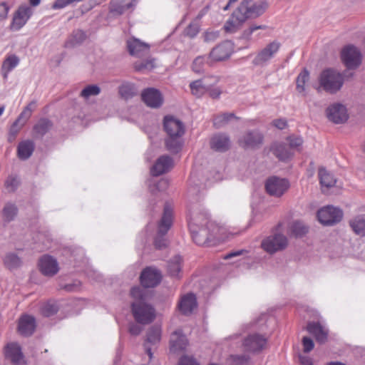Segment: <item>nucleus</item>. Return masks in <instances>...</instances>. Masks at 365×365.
Here are the masks:
<instances>
[{
	"mask_svg": "<svg viewBox=\"0 0 365 365\" xmlns=\"http://www.w3.org/2000/svg\"><path fill=\"white\" fill-rule=\"evenodd\" d=\"M189 228L193 241L203 245L212 240H223L226 229L209 222L205 216H195L189 222Z\"/></svg>",
	"mask_w": 365,
	"mask_h": 365,
	"instance_id": "f257e3e1",
	"label": "nucleus"
},
{
	"mask_svg": "<svg viewBox=\"0 0 365 365\" xmlns=\"http://www.w3.org/2000/svg\"><path fill=\"white\" fill-rule=\"evenodd\" d=\"M145 290L139 287L132 288L130 294L134 301L131 304L132 313L135 321L142 324L151 323L155 317L154 308L145 302Z\"/></svg>",
	"mask_w": 365,
	"mask_h": 365,
	"instance_id": "f03ea898",
	"label": "nucleus"
},
{
	"mask_svg": "<svg viewBox=\"0 0 365 365\" xmlns=\"http://www.w3.org/2000/svg\"><path fill=\"white\" fill-rule=\"evenodd\" d=\"M344 82V78L342 73L334 69H326L319 76V88L334 94L341 90Z\"/></svg>",
	"mask_w": 365,
	"mask_h": 365,
	"instance_id": "7ed1b4c3",
	"label": "nucleus"
},
{
	"mask_svg": "<svg viewBox=\"0 0 365 365\" xmlns=\"http://www.w3.org/2000/svg\"><path fill=\"white\" fill-rule=\"evenodd\" d=\"M246 19H255L262 15L269 7L265 0H243L238 6Z\"/></svg>",
	"mask_w": 365,
	"mask_h": 365,
	"instance_id": "20e7f679",
	"label": "nucleus"
},
{
	"mask_svg": "<svg viewBox=\"0 0 365 365\" xmlns=\"http://www.w3.org/2000/svg\"><path fill=\"white\" fill-rule=\"evenodd\" d=\"M343 215V211L340 208L328 205L319 210L317 218L321 224L332 226L342 220Z\"/></svg>",
	"mask_w": 365,
	"mask_h": 365,
	"instance_id": "39448f33",
	"label": "nucleus"
},
{
	"mask_svg": "<svg viewBox=\"0 0 365 365\" xmlns=\"http://www.w3.org/2000/svg\"><path fill=\"white\" fill-rule=\"evenodd\" d=\"M234 52V44L226 41L213 48L207 57V64L212 66L215 62L226 61Z\"/></svg>",
	"mask_w": 365,
	"mask_h": 365,
	"instance_id": "423d86ee",
	"label": "nucleus"
},
{
	"mask_svg": "<svg viewBox=\"0 0 365 365\" xmlns=\"http://www.w3.org/2000/svg\"><path fill=\"white\" fill-rule=\"evenodd\" d=\"M289 182L285 178L276 176L269 178L265 182L266 192L271 196L279 197L289 188Z\"/></svg>",
	"mask_w": 365,
	"mask_h": 365,
	"instance_id": "0eeeda50",
	"label": "nucleus"
},
{
	"mask_svg": "<svg viewBox=\"0 0 365 365\" xmlns=\"http://www.w3.org/2000/svg\"><path fill=\"white\" fill-rule=\"evenodd\" d=\"M341 57L342 62L349 69H356L361 63L362 56L360 51L351 45L343 48Z\"/></svg>",
	"mask_w": 365,
	"mask_h": 365,
	"instance_id": "6e6552de",
	"label": "nucleus"
},
{
	"mask_svg": "<svg viewBox=\"0 0 365 365\" xmlns=\"http://www.w3.org/2000/svg\"><path fill=\"white\" fill-rule=\"evenodd\" d=\"M288 240L286 236L277 234L269 236L262 242V247L268 253L272 254L287 247Z\"/></svg>",
	"mask_w": 365,
	"mask_h": 365,
	"instance_id": "1a4fd4ad",
	"label": "nucleus"
},
{
	"mask_svg": "<svg viewBox=\"0 0 365 365\" xmlns=\"http://www.w3.org/2000/svg\"><path fill=\"white\" fill-rule=\"evenodd\" d=\"M280 46L281 43L277 41H274L268 43L257 53L253 59V63L256 66L264 65L275 56L279 51Z\"/></svg>",
	"mask_w": 365,
	"mask_h": 365,
	"instance_id": "9d476101",
	"label": "nucleus"
},
{
	"mask_svg": "<svg viewBox=\"0 0 365 365\" xmlns=\"http://www.w3.org/2000/svg\"><path fill=\"white\" fill-rule=\"evenodd\" d=\"M267 343L266 338L259 334H252L247 336L242 341L243 350L249 353L261 351Z\"/></svg>",
	"mask_w": 365,
	"mask_h": 365,
	"instance_id": "9b49d317",
	"label": "nucleus"
},
{
	"mask_svg": "<svg viewBox=\"0 0 365 365\" xmlns=\"http://www.w3.org/2000/svg\"><path fill=\"white\" fill-rule=\"evenodd\" d=\"M38 269L42 274L46 277H53L59 271V264L53 257L44 255L38 262Z\"/></svg>",
	"mask_w": 365,
	"mask_h": 365,
	"instance_id": "f8f14e48",
	"label": "nucleus"
},
{
	"mask_svg": "<svg viewBox=\"0 0 365 365\" xmlns=\"http://www.w3.org/2000/svg\"><path fill=\"white\" fill-rule=\"evenodd\" d=\"M33 14L32 9L26 6H20L14 14L11 24V29L19 31L29 21Z\"/></svg>",
	"mask_w": 365,
	"mask_h": 365,
	"instance_id": "ddd939ff",
	"label": "nucleus"
},
{
	"mask_svg": "<svg viewBox=\"0 0 365 365\" xmlns=\"http://www.w3.org/2000/svg\"><path fill=\"white\" fill-rule=\"evenodd\" d=\"M142 100L148 106L153 108H160L164 101L161 92L154 88H148L143 91Z\"/></svg>",
	"mask_w": 365,
	"mask_h": 365,
	"instance_id": "4468645a",
	"label": "nucleus"
},
{
	"mask_svg": "<svg viewBox=\"0 0 365 365\" xmlns=\"http://www.w3.org/2000/svg\"><path fill=\"white\" fill-rule=\"evenodd\" d=\"M239 145L244 148H256L263 143V135L257 130L247 131L239 138Z\"/></svg>",
	"mask_w": 365,
	"mask_h": 365,
	"instance_id": "2eb2a0df",
	"label": "nucleus"
},
{
	"mask_svg": "<svg viewBox=\"0 0 365 365\" xmlns=\"http://www.w3.org/2000/svg\"><path fill=\"white\" fill-rule=\"evenodd\" d=\"M164 130L170 137H181L185 133L183 123L178 118L168 115L164 118Z\"/></svg>",
	"mask_w": 365,
	"mask_h": 365,
	"instance_id": "dca6fc26",
	"label": "nucleus"
},
{
	"mask_svg": "<svg viewBox=\"0 0 365 365\" xmlns=\"http://www.w3.org/2000/svg\"><path fill=\"white\" fill-rule=\"evenodd\" d=\"M246 16L239 7L235 9L224 25L227 33L232 34L237 31L247 21Z\"/></svg>",
	"mask_w": 365,
	"mask_h": 365,
	"instance_id": "f3484780",
	"label": "nucleus"
},
{
	"mask_svg": "<svg viewBox=\"0 0 365 365\" xmlns=\"http://www.w3.org/2000/svg\"><path fill=\"white\" fill-rule=\"evenodd\" d=\"M328 119L334 123H343L348 119V113L346 107L341 103L331 105L327 109Z\"/></svg>",
	"mask_w": 365,
	"mask_h": 365,
	"instance_id": "a211bd4d",
	"label": "nucleus"
},
{
	"mask_svg": "<svg viewBox=\"0 0 365 365\" xmlns=\"http://www.w3.org/2000/svg\"><path fill=\"white\" fill-rule=\"evenodd\" d=\"M140 282L145 287H153L161 280L160 272L153 267H147L141 273Z\"/></svg>",
	"mask_w": 365,
	"mask_h": 365,
	"instance_id": "6ab92c4d",
	"label": "nucleus"
},
{
	"mask_svg": "<svg viewBox=\"0 0 365 365\" xmlns=\"http://www.w3.org/2000/svg\"><path fill=\"white\" fill-rule=\"evenodd\" d=\"M178 307L184 315L191 314L197 307L196 297L192 293H187L181 296Z\"/></svg>",
	"mask_w": 365,
	"mask_h": 365,
	"instance_id": "aec40b11",
	"label": "nucleus"
},
{
	"mask_svg": "<svg viewBox=\"0 0 365 365\" xmlns=\"http://www.w3.org/2000/svg\"><path fill=\"white\" fill-rule=\"evenodd\" d=\"M127 47L130 55L141 57L147 55L150 51V46L136 38H130L127 40Z\"/></svg>",
	"mask_w": 365,
	"mask_h": 365,
	"instance_id": "412c9836",
	"label": "nucleus"
},
{
	"mask_svg": "<svg viewBox=\"0 0 365 365\" xmlns=\"http://www.w3.org/2000/svg\"><path fill=\"white\" fill-rule=\"evenodd\" d=\"M188 345L186 336L180 330L173 331L170 339V350L171 352L178 353L184 351Z\"/></svg>",
	"mask_w": 365,
	"mask_h": 365,
	"instance_id": "4be33fe9",
	"label": "nucleus"
},
{
	"mask_svg": "<svg viewBox=\"0 0 365 365\" xmlns=\"http://www.w3.org/2000/svg\"><path fill=\"white\" fill-rule=\"evenodd\" d=\"M173 167V160L168 155L160 156L151 168L153 175L158 176L170 171Z\"/></svg>",
	"mask_w": 365,
	"mask_h": 365,
	"instance_id": "5701e85b",
	"label": "nucleus"
},
{
	"mask_svg": "<svg viewBox=\"0 0 365 365\" xmlns=\"http://www.w3.org/2000/svg\"><path fill=\"white\" fill-rule=\"evenodd\" d=\"M6 357L9 359L14 365H25L21 347L18 344L11 343L7 345L5 351Z\"/></svg>",
	"mask_w": 365,
	"mask_h": 365,
	"instance_id": "b1692460",
	"label": "nucleus"
},
{
	"mask_svg": "<svg viewBox=\"0 0 365 365\" xmlns=\"http://www.w3.org/2000/svg\"><path fill=\"white\" fill-rule=\"evenodd\" d=\"M160 339L161 329L160 327H153L148 330L144 346L150 359L153 356L150 345H156L160 342Z\"/></svg>",
	"mask_w": 365,
	"mask_h": 365,
	"instance_id": "393cba45",
	"label": "nucleus"
},
{
	"mask_svg": "<svg viewBox=\"0 0 365 365\" xmlns=\"http://www.w3.org/2000/svg\"><path fill=\"white\" fill-rule=\"evenodd\" d=\"M173 210L170 205H165L163 215L158 225V233L160 235H165L172 225Z\"/></svg>",
	"mask_w": 365,
	"mask_h": 365,
	"instance_id": "a878e982",
	"label": "nucleus"
},
{
	"mask_svg": "<svg viewBox=\"0 0 365 365\" xmlns=\"http://www.w3.org/2000/svg\"><path fill=\"white\" fill-rule=\"evenodd\" d=\"M307 329L311 334L315 336L319 343L323 344L327 340L328 330L319 323H309Z\"/></svg>",
	"mask_w": 365,
	"mask_h": 365,
	"instance_id": "bb28decb",
	"label": "nucleus"
},
{
	"mask_svg": "<svg viewBox=\"0 0 365 365\" xmlns=\"http://www.w3.org/2000/svg\"><path fill=\"white\" fill-rule=\"evenodd\" d=\"M36 327L35 319L30 315L22 316L19 322V331L24 336L33 334Z\"/></svg>",
	"mask_w": 365,
	"mask_h": 365,
	"instance_id": "cd10ccee",
	"label": "nucleus"
},
{
	"mask_svg": "<svg viewBox=\"0 0 365 365\" xmlns=\"http://www.w3.org/2000/svg\"><path fill=\"white\" fill-rule=\"evenodd\" d=\"M230 138L225 134H217L214 135L210 140L212 149L223 152L230 148Z\"/></svg>",
	"mask_w": 365,
	"mask_h": 365,
	"instance_id": "c85d7f7f",
	"label": "nucleus"
},
{
	"mask_svg": "<svg viewBox=\"0 0 365 365\" xmlns=\"http://www.w3.org/2000/svg\"><path fill=\"white\" fill-rule=\"evenodd\" d=\"M352 231L361 237L365 236V214L354 216L349 222Z\"/></svg>",
	"mask_w": 365,
	"mask_h": 365,
	"instance_id": "c756f323",
	"label": "nucleus"
},
{
	"mask_svg": "<svg viewBox=\"0 0 365 365\" xmlns=\"http://www.w3.org/2000/svg\"><path fill=\"white\" fill-rule=\"evenodd\" d=\"M19 58L15 54H10L6 57L1 66V72L4 79L8 78L9 73L19 65Z\"/></svg>",
	"mask_w": 365,
	"mask_h": 365,
	"instance_id": "7c9ffc66",
	"label": "nucleus"
},
{
	"mask_svg": "<svg viewBox=\"0 0 365 365\" xmlns=\"http://www.w3.org/2000/svg\"><path fill=\"white\" fill-rule=\"evenodd\" d=\"M137 0H120L111 2V11L118 14H122L127 10L133 9Z\"/></svg>",
	"mask_w": 365,
	"mask_h": 365,
	"instance_id": "2f4dec72",
	"label": "nucleus"
},
{
	"mask_svg": "<svg viewBox=\"0 0 365 365\" xmlns=\"http://www.w3.org/2000/svg\"><path fill=\"white\" fill-rule=\"evenodd\" d=\"M3 262L7 269L12 270L16 269L21 266L22 259L18 254L13 252H7L4 257Z\"/></svg>",
	"mask_w": 365,
	"mask_h": 365,
	"instance_id": "473e14b6",
	"label": "nucleus"
},
{
	"mask_svg": "<svg viewBox=\"0 0 365 365\" xmlns=\"http://www.w3.org/2000/svg\"><path fill=\"white\" fill-rule=\"evenodd\" d=\"M34 149V143L31 140H25L19 144L18 156L22 160L28 159L33 153Z\"/></svg>",
	"mask_w": 365,
	"mask_h": 365,
	"instance_id": "72a5a7b5",
	"label": "nucleus"
},
{
	"mask_svg": "<svg viewBox=\"0 0 365 365\" xmlns=\"http://www.w3.org/2000/svg\"><path fill=\"white\" fill-rule=\"evenodd\" d=\"M191 93L200 98L209 91V86L204 83V79L194 81L190 83Z\"/></svg>",
	"mask_w": 365,
	"mask_h": 365,
	"instance_id": "f704fd0d",
	"label": "nucleus"
},
{
	"mask_svg": "<svg viewBox=\"0 0 365 365\" xmlns=\"http://www.w3.org/2000/svg\"><path fill=\"white\" fill-rule=\"evenodd\" d=\"M319 178L322 187H331L336 182L333 175L324 168L319 169Z\"/></svg>",
	"mask_w": 365,
	"mask_h": 365,
	"instance_id": "c9c22d12",
	"label": "nucleus"
},
{
	"mask_svg": "<svg viewBox=\"0 0 365 365\" xmlns=\"http://www.w3.org/2000/svg\"><path fill=\"white\" fill-rule=\"evenodd\" d=\"M272 150L274 155L280 160H286L292 155L290 150L283 143L274 144Z\"/></svg>",
	"mask_w": 365,
	"mask_h": 365,
	"instance_id": "e433bc0d",
	"label": "nucleus"
},
{
	"mask_svg": "<svg viewBox=\"0 0 365 365\" xmlns=\"http://www.w3.org/2000/svg\"><path fill=\"white\" fill-rule=\"evenodd\" d=\"M180 138L168 136V138L165 140V146L168 151L172 153H178L180 151L182 143Z\"/></svg>",
	"mask_w": 365,
	"mask_h": 365,
	"instance_id": "4c0bfd02",
	"label": "nucleus"
},
{
	"mask_svg": "<svg viewBox=\"0 0 365 365\" xmlns=\"http://www.w3.org/2000/svg\"><path fill=\"white\" fill-rule=\"evenodd\" d=\"M309 80V73L306 68H304L298 75L296 80V89L299 93L304 94L306 90L305 86Z\"/></svg>",
	"mask_w": 365,
	"mask_h": 365,
	"instance_id": "58836bf2",
	"label": "nucleus"
},
{
	"mask_svg": "<svg viewBox=\"0 0 365 365\" xmlns=\"http://www.w3.org/2000/svg\"><path fill=\"white\" fill-rule=\"evenodd\" d=\"M119 93L125 99H128L137 94V89L134 84L125 83L119 87Z\"/></svg>",
	"mask_w": 365,
	"mask_h": 365,
	"instance_id": "ea45409f",
	"label": "nucleus"
},
{
	"mask_svg": "<svg viewBox=\"0 0 365 365\" xmlns=\"http://www.w3.org/2000/svg\"><path fill=\"white\" fill-rule=\"evenodd\" d=\"M182 259L180 256H175L168 263V270L170 276L179 277L181 270Z\"/></svg>",
	"mask_w": 365,
	"mask_h": 365,
	"instance_id": "a19ab883",
	"label": "nucleus"
},
{
	"mask_svg": "<svg viewBox=\"0 0 365 365\" xmlns=\"http://www.w3.org/2000/svg\"><path fill=\"white\" fill-rule=\"evenodd\" d=\"M235 118L234 113H222L216 115L213 119L214 125L217 128H222L225 126L231 120Z\"/></svg>",
	"mask_w": 365,
	"mask_h": 365,
	"instance_id": "79ce46f5",
	"label": "nucleus"
},
{
	"mask_svg": "<svg viewBox=\"0 0 365 365\" xmlns=\"http://www.w3.org/2000/svg\"><path fill=\"white\" fill-rule=\"evenodd\" d=\"M36 102H31L28 106H26L23 111L21 113L16 120L21 124H25L26 121L29 119L31 115L33 110L35 109Z\"/></svg>",
	"mask_w": 365,
	"mask_h": 365,
	"instance_id": "37998d69",
	"label": "nucleus"
},
{
	"mask_svg": "<svg viewBox=\"0 0 365 365\" xmlns=\"http://www.w3.org/2000/svg\"><path fill=\"white\" fill-rule=\"evenodd\" d=\"M290 230L295 237H302L308 232V227L302 222L296 221L292 224Z\"/></svg>",
	"mask_w": 365,
	"mask_h": 365,
	"instance_id": "c03bdc74",
	"label": "nucleus"
},
{
	"mask_svg": "<svg viewBox=\"0 0 365 365\" xmlns=\"http://www.w3.org/2000/svg\"><path fill=\"white\" fill-rule=\"evenodd\" d=\"M17 207L12 203H7L3 209V217L6 222H10L14 219L17 215Z\"/></svg>",
	"mask_w": 365,
	"mask_h": 365,
	"instance_id": "a18cd8bd",
	"label": "nucleus"
},
{
	"mask_svg": "<svg viewBox=\"0 0 365 365\" xmlns=\"http://www.w3.org/2000/svg\"><path fill=\"white\" fill-rule=\"evenodd\" d=\"M229 363L230 365H252L250 357L245 354L230 356Z\"/></svg>",
	"mask_w": 365,
	"mask_h": 365,
	"instance_id": "49530a36",
	"label": "nucleus"
},
{
	"mask_svg": "<svg viewBox=\"0 0 365 365\" xmlns=\"http://www.w3.org/2000/svg\"><path fill=\"white\" fill-rule=\"evenodd\" d=\"M206 63L207 64V57L204 56L196 57L192 62V71L196 73H201L204 71Z\"/></svg>",
	"mask_w": 365,
	"mask_h": 365,
	"instance_id": "de8ad7c7",
	"label": "nucleus"
},
{
	"mask_svg": "<svg viewBox=\"0 0 365 365\" xmlns=\"http://www.w3.org/2000/svg\"><path fill=\"white\" fill-rule=\"evenodd\" d=\"M267 26L266 25H257V24H252L248 28L245 29L243 32L242 33V38L250 41L252 38V34L259 29L265 30L267 29Z\"/></svg>",
	"mask_w": 365,
	"mask_h": 365,
	"instance_id": "09e8293b",
	"label": "nucleus"
},
{
	"mask_svg": "<svg viewBox=\"0 0 365 365\" xmlns=\"http://www.w3.org/2000/svg\"><path fill=\"white\" fill-rule=\"evenodd\" d=\"M51 125H52L50 120L47 119H41L34 126V130L36 133L41 135H43L49 130V129L51 128Z\"/></svg>",
	"mask_w": 365,
	"mask_h": 365,
	"instance_id": "8fccbe9b",
	"label": "nucleus"
},
{
	"mask_svg": "<svg viewBox=\"0 0 365 365\" xmlns=\"http://www.w3.org/2000/svg\"><path fill=\"white\" fill-rule=\"evenodd\" d=\"M101 89L96 85H89L84 88L81 92V96L84 98H88L91 96H95L100 93Z\"/></svg>",
	"mask_w": 365,
	"mask_h": 365,
	"instance_id": "3c124183",
	"label": "nucleus"
},
{
	"mask_svg": "<svg viewBox=\"0 0 365 365\" xmlns=\"http://www.w3.org/2000/svg\"><path fill=\"white\" fill-rule=\"evenodd\" d=\"M58 307L56 303H46L41 307V314L45 317H50L58 312Z\"/></svg>",
	"mask_w": 365,
	"mask_h": 365,
	"instance_id": "603ef678",
	"label": "nucleus"
},
{
	"mask_svg": "<svg viewBox=\"0 0 365 365\" xmlns=\"http://www.w3.org/2000/svg\"><path fill=\"white\" fill-rule=\"evenodd\" d=\"M168 187V181L164 179H161L160 180L155 182L152 181L149 185V190L152 193H155V191H162L167 188Z\"/></svg>",
	"mask_w": 365,
	"mask_h": 365,
	"instance_id": "864d4df0",
	"label": "nucleus"
},
{
	"mask_svg": "<svg viewBox=\"0 0 365 365\" xmlns=\"http://www.w3.org/2000/svg\"><path fill=\"white\" fill-rule=\"evenodd\" d=\"M24 125L21 124V123L18 122L16 120H15L9 130V134L8 137L9 141L12 142L15 140L16 135Z\"/></svg>",
	"mask_w": 365,
	"mask_h": 365,
	"instance_id": "5fc2aeb1",
	"label": "nucleus"
},
{
	"mask_svg": "<svg viewBox=\"0 0 365 365\" xmlns=\"http://www.w3.org/2000/svg\"><path fill=\"white\" fill-rule=\"evenodd\" d=\"M199 24L196 22H192L185 29L184 34L185 36L190 38L195 37L199 32Z\"/></svg>",
	"mask_w": 365,
	"mask_h": 365,
	"instance_id": "6e6d98bb",
	"label": "nucleus"
},
{
	"mask_svg": "<svg viewBox=\"0 0 365 365\" xmlns=\"http://www.w3.org/2000/svg\"><path fill=\"white\" fill-rule=\"evenodd\" d=\"M135 69L138 71H145L152 69L154 67L153 61H147L145 62H136L134 64Z\"/></svg>",
	"mask_w": 365,
	"mask_h": 365,
	"instance_id": "4d7b16f0",
	"label": "nucleus"
},
{
	"mask_svg": "<svg viewBox=\"0 0 365 365\" xmlns=\"http://www.w3.org/2000/svg\"><path fill=\"white\" fill-rule=\"evenodd\" d=\"M178 365H200L192 356L182 355L178 361Z\"/></svg>",
	"mask_w": 365,
	"mask_h": 365,
	"instance_id": "13d9d810",
	"label": "nucleus"
},
{
	"mask_svg": "<svg viewBox=\"0 0 365 365\" xmlns=\"http://www.w3.org/2000/svg\"><path fill=\"white\" fill-rule=\"evenodd\" d=\"M19 184V180L17 177H9L6 181V187L9 191H14Z\"/></svg>",
	"mask_w": 365,
	"mask_h": 365,
	"instance_id": "bf43d9fd",
	"label": "nucleus"
},
{
	"mask_svg": "<svg viewBox=\"0 0 365 365\" xmlns=\"http://www.w3.org/2000/svg\"><path fill=\"white\" fill-rule=\"evenodd\" d=\"M287 140L289 142V147L292 148H298L303 143L302 138L298 136H289L287 138Z\"/></svg>",
	"mask_w": 365,
	"mask_h": 365,
	"instance_id": "052dcab7",
	"label": "nucleus"
},
{
	"mask_svg": "<svg viewBox=\"0 0 365 365\" xmlns=\"http://www.w3.org/2000/svg\"><path fill=\"white\" fill-rule=\"evenodd\" d=\"M302 345H303V351L306 353L311 351L314 346L312 339L307 336L303 337Z\"/></svg>",
	"mask_w": 365,
	"mask_h": 365,
	"instance_id": "680f3d73",
	"label": "nucleus"
},
{
	"mask_svg": "<svg viewBox=\"0 0 365 365\" xmlns=\"http://www.w3.org/2000/svg\"><path fill=\"white\" fill-rule=\"evenodd\" d=\"M9 10V7L6 3L0 4V21L7 17Z\"/></svg>",
	"mask_w": 365,
	"mask_h": 365,
	"instance_id": "e2e57ef3",
	"label": "nucleus"
},
{
	"mask_svg": "<svg viewBox=\"0 0 365 365\" xmlns=\"http://www.w3.org/2000/svg\"><path fill=\"white\" fill-rule=\"evenodd\" d=\"M143 329L140 326L135 324H130L129 326V332L130 334L133 336H138L140 334Z\"/></svg>",
	"mask_w": 365,
	"mask_h": 365,
	"instance_id": "0e129e2a",
	"label": "nucleus"
},
{
	"mask_svg": "<svg viewBox=\"0 0 365 365\" xmlns=\"http://www.w3.org/2000/svg\"><path fill=\"white\" fill-rule=\"evenodd\" d=\"M73 36L75 38L76 43H81L86 38L85 33L80 30L75 31Z\"/></svg>",
	"mask_w": 365,
	"mask_h": 365,
	"instance_id": "69168bd1",
	"label": "nucleus"
},
{
	"mask_svg": "<svg viewBox=\"0 0 365 365\" xmlns=\"http://www.w3.org/2000/svg\"><path fill=\"white\" fill-rule=\"evenodd\" d=\"M272 125L278 129L282 130L287 127V121L284 119H276L272 121Z\"/></svg>",
	"mask_w": 365,
	"mask_h": 365,
	"instance_id": "338daca9",
	"label": "nucleus"
},
{
	"mask_svg": "<svg viewBox=\"0 0 365 365\" xmlns=\"http://www.w3.org/2000/svg\"><path fill=\"white\" fill-rule=\"evenodd\" d=\"M219 36L217 31H207L205 34V41H211L216 39Z\"/></svg>",
	"mask_w": 365,
	"mask_h": 365,
	"instance_id": "774afa93",
	"label": "nucleus"
}]
</instances>
